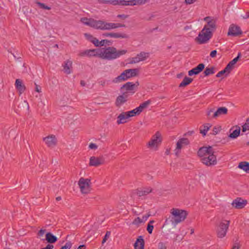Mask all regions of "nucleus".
<instances>
[{"label":"nucleus","mask_w":249,"mask_h":249,"mask_svg":"<svg viewBox=\"0 0 249 249\" xmlns=\"http://www.w3.org/2000/svg\"><path fill=\"white\" fill-rule=\"evenodd\" d=\"M105 163V159L103 156H91L89 159V165L90 167H98Z\"/></svg>","instance_id":"9b49d317"},{"label":"nucleus","mask_w":249,"mask_h":249,"mask_svg":"<svg viewBox=\"0 0 249 249\" xmlns=\"http://www.w3.org/2000/svg\"><path fill=\"white\" fill-rule=\"evenodd\" d=\"M100 52V49L98 50H89V56H97L99 57V53Z\"/></svg>","instance_id":"58836bf2"},{"label":"nucleus","mask_w":249,"mask_h":249,"mask_svg":"<svg viewBox=\"0 0 249 249\" xmlns=\"http://www.w3.org/2000/svg\"><path fill=\"white\" fill-rule=\"evenodd\" d=\"M139 85V82L137 81L135 83H133L132 82H127L124 85H123L121 87V90H125L127 91H130L132 93L135 92V89Z\"/></svg>","instance_id":"f3484780"},{"label":"nucleus","mask_w":249,"mask_h":249,"mask_svg":"<svg viewBox=\"0 0 249 249\" xmlns=\"http://www.w3.org/2000/svg\"><path fill=\"white\" fill-rule=\"evenodd\" d=\"M205 65L204 64L201 63L199 64L197 67L195 68L190 70L188 71V75L189 76H192L193 74H198L202 70L204 69Z\"/></svg>","instance_id":"393cba45"},{"label":"nucleus","mask_w":249,"mask_h":249,"mask_svg":"<svg viewBox=\"0 0 249 249\" xmlns=\"http://www.w3.org/2000/svg\"><path fill=\"white\" fill-rule=\"evenodd\" d=\"M162 140L161 134L159 131H157L146 143V147L151 151H156L160 145Z\"/></svg>","instance_id":"0eeeda50"},{"label":"nucleus","mask_w":249,"mask_h":249,"mask_svg":"<svg viewBox=\"0 0 249 249\" xmlns=\"http://www.w3.org/2000/svg\"><path fill=\"white\" fill-rule=\"evenodd\" d=\"M109 4L113 5H127V2L125 0H109Z\"/></svg>","instance_id":"f704fd0d"},{"label":"nucleus","mask_w":249,"mask_h":249,"mask_svg":"<svg viewBox=\"0 0 249 249\" xmlns=\"http://www.w3.org/2000/svg\"><path fill=\"white\" fill-rule=\"evenodd\" d=\"M71 243L70 242H68L64 246H62L60 249H71Z\"/></svg>","instance_id":"09e8293b"},{"label":"nucleus","mask_w":249,"mask_h":249,"mask_svg":"<svg viewBox=\"0 0 249 249\" xmlns=\"http://www.w3.org/2000/svg\"><path fill=\"white\" fill-rule=\"evenodd\" d=\"M238 168L242 169L247 173H249V163L243 161L239 163Z\"/></svg>","instance_id":"c9c22d12"},{"label":"nucleus","mask_w":249,"mask_h":249,"mask_svg":"<svg viewBox=\"0 0 249 249\" xmlns=\"http://www.w3.org/2000/svg\"><path fill=\"white\" fill-rule=\"evenodd\" d=\"M190 142L187 138H182L177 142L176 147L174 149L175 154L176 156L178 157L181 153V149L185 146L189 144Z\"/></svg>","instance_id":"f8f14e48"},{"label":"nucleus","mask_w":249,"mask_h":249,"mask_svg":"<svg viewBox=\"0 0 249 249\" xmlns=\"http://www.w3.org/2000/svg\"><path fill=\"white\" fill-rule=\"evenodd\" d=\"M53 246L51 244H48L45 248H44L42 249H53Z\"/></svg>","instance_id":"0e129e2a"},{"label":"nucleus","mask_w":249,"mask_h":249,"mask_svg":"<svg viewBox=\"0 0 249 249\" xmlns=\"http://www.w3.org/2000/svg\"><path fill=\"white\" fill-rule=\"evenodd\" d=\"M212 124H203L200 128V133L202 134L203 136H205L207 131L210 129L211 127Z\"/></svg>","instance_id":"2f4dec72"},{"label":"nucleus","mask_w":249,"mask_h":249,"mask_svg":"<svg viewBox=\"0 0 249 249\" xmlns=\"http://www.w3.org/2000/svg\"><path fill=\"white\" fill-rule=\"evenodd\" d=\"M84 35L88 40L94 44L96 46H98L97 44L98 43V40L96 38L94 37L91 35L87 33L85 34Z\"/></svg>","instance_id":"72a5a7b5"},{"label":"nucleus","mask_w":249,"mask_h":249,"mask_svg":"<svg viewBox=\"0 0 249 249\" xmlns=\"http://www.w3.org/2000/svg\"><path fill=\"white\" fill-rule=\"evenodd\" d=\"M77 249H86V247L84 245H80Z\"/></svg>","instance_id":"69168bd1"},{"label":"nucleus","mask_w":249,"mask_h":249,"mask_svg":"<svg viewBox=\"0 0 249 249\" xmlns=\"http://www.w3.org/2000/svg\"><path fill=\"white\" fill-rule=\"evenodd\" d=\"M219 131V129L218 128L214 127L213 129V135H216L218 133Z\"/></svg>","instance_id":"e2e57ef3"},{"label":"nucleus","mask_w":249,"mask_h":249,"mask_svg":"<svg viewBox=\"0 0 249 249\" xmlns=\"http://www.w3.org/2000/svg\"><path fill=\"white\" fill-rule=\"evenodd\" d=\"M241 247V245H240L239 243H235L232 248V249H239Z\"/></svg>","instance_id":"13d9d810"},{"label":"nucleus","mask_w":249,"mask_h":249,"mask_svg":"<svg viewBox=\"0 0 249 249\" xmlns=\"http://www.w3.org/2000/svg\"><path fill=\"white\" fill-rule=\"evenodd\" d=\"M197 155L200 161L208 167L214 166L217 164L216 157L211 146L201 147L197 152Z\"/></svg>","instance_id":"f03ea898"},{"label":"nucleus","mask_w":249,"mask_h":249,"mask_svg":"<svg viewBox=\"0 0 249 249\" xmlns=\"http://www.w3.org/2000/svg\"><path fill=\"white\" fill-rule=\"evenodd\" d=\"M36 3L42 9L48 10L51 9L50 7H49V6L46 5L45 4H44L43 3H41L38 1H36Z\"/></svg>","instance_id":"de8ad7c7"},{"label":"nucleus","mask_w":249,"mask_h":249,"mask_svg":"<svg viewBox=\"0 0 249 249\" xmlns=\"http://www.w3.org/2000/svg\"><path fill=\"white\" fill-rule=\"evenodd\" d=\"M110 232L109 231H107L103 241H102V244H104L106 241V240H107V238L109 237V236L110 235Z\"/></svg>","instance_id":"5fc2aeb1"},{"label":"nucleus","mask_w":249,"mask_h":249,"mask_svg":"<svg viewBox=\"0 0 249 249\" xmlns=\"http://www.w3.org/2000/svg\"><path fill=\"white\" fill-rule=\"evenodd\" d=\"M93 18H82L80 19V21L83 24L91 27V23H92Z\"/></svg>","instance_id":"4c0bfd02"},{"label":"nucleus","mask_w":249,"mask_h":249,"mask_svg":"<svg viewBox=\"0 0 249 249\" xmlns=\"http://www.w3.org/2000/svg\"><path fill=\"white\" fill-rule=\"evenodd\" d=\"M151 103L150 100H147L141 104L138 107L128 111H123L117 117L116 124L118 125L126 123L129 118L139 115Z\"/></svg>","instance_id":"f257e3e1"},{"label":"nucleus","mask_w":249,"mask_h":249,"mask_svg":"<svg viewBox=\"0 0 249 249\" xmlns=\"http://www.w3.org/2000/svg\"><path fill=\"white\" fill-rule=\"evenodd\" d=\"M171 214V221L172 224L176 226L178 224L183 222L188 215L187 211L177 208H173L170 210Z\"/></svg>","instance_id":"20e7f679"},{"label":"nucleus","mask_w":249,"mask_h":249,"mask_svg":"<svg viewBox=\"0 0 249 249\" xmlns=\"http://www.w3.org/2000/svg\"><path fill=\"white\" fill-rule=\"evenodd\" d=\"M127 53V51L126 50H117L114 47H108L100 49L98 54L99 57L102 59L113 60Z\"/></svg>","instance_id":"7ed1b4c3"},{"label":"nucleus","mask_w":249,"mask_h":249,"mask_svg":"<svg viewBox=\"0 0 249 249\" xmlns=\"http://www.w3.org/2000/svg\"><path fill=\"white\" fill-rule=\"evenodd\" d=\"M104 22V20H97L94 19H93L92 23H91V27L94 28L96 29H100L103 30Z\"/></svg>","instance_id":"c85d7f7f"},{"label":"nucleus","mask_w":249,"mask_h":249,"mask_svg":"<svg viewBox=\"0 0 249 249\" xmlns=\"http://www.w3.org/2000/svg\"><path fill=\"white\" fill-rule=\"evenodd\" d=\"M247 204V201L241 198H237L233 201L232 206L238 209L243 208Z\"/></svg>","instance_id":"6ab92c4d"},{"label":"nucleus","mask_w":249,"mask_h":249,"mask_svg":"<svg viewBox=\"0 0 249 249\" xmlns=\"http://www.w3.org/2000/svg\"><path fill=\"white\" fill-rule=\"evenodd\" d=\"M139 73L138 69H130L123 71L120 75L114 78L112 82L114 84L122 83L127 79L137 76Z\"/></svg>","instance_id":"39448f33"},{"label":"nucleus","mask_w":249,"mask_h":249,"mask_svg":"<svg viewBox=\"0 0 249 249\" xmlns=\"http://www.w3.org/2000/svg\"><path fill=\"white\" fill-rule=\"evenodd\" d=\"M46 232V230L44 228L41 229L40 230L38 231L37 232V238L40 239L42 240H44V239L42 238L44 236V234Z\"/></svg>","instance_id":"ea45409f"},{"label":"nucleus","mask_w":249,"mask_h":249,"mask_svg":"<svg viewBox=\"0 0 249 249\" xmlns=\"http://www.w3.org/2000/svg\"><path fill=\"white\" fill-rule=\"evenodd\" d=\"M227 113L228 109L226 107H220L215 111L214 115L215 116V118H216L221 115H226Z\"/></svg>","instance_id":"7c9ffc66"},{"label":"nucleus","mask_w":249,"mask_h":249,"mask_svg":"<svg viewBox=\"0 0 249 249\" xmlns=\"http://www.w3.org/2000/svg\"><path fill=\"white\" fill-rule=\"evenodd\" d=\"M152 191V189L150 187H143V188H138L135 190V193L139 196H145Z\"/></svg>","instance_id":"412c9836"},{"label":"nucleus","mask_w":249,"mask_h":249,"mask_svg":"<svg viewBox=\"0 0 249 249\" xmlns=\"http://www.w3.org/2000/svg\"><path fill=\"white\" fill-rule=\"evenodd\" d=\"M77 184L82 195L86 196L90 193L92 190L90 178L81 177Z\"/></svg>","instance_id":"423d86ee"},{"label":"nucleus","mask_w":249,"mask_h":249,"mask_svg":"<svg viewBox=\"0 0 249 249\" xmlns=\"http://www.w3.org/2000/svg\"><path fill=\"white\" fill-rule=\"evenodd\" d=\"M216 53L217 51L216 50H213L211 52L210 56L212 58H214L216 56Z\"/></svg>","instance_id":"bf43d9fd"},{"label":"nucleus","mask_w":249,"mask_h":249,"mask_svg":"<svg viewBox=\"0 0 249 249\" xmlns=\"http://www.w3.org/2000/svg\"><path fill=\"white\" fill-rule=\"evenodd\" d=\"M105 37H110L115 38H128V36L125 33H106L103 34Z\"/></svg>","instance_id":"aec40b11"},{"label":"nucleus","mask_w":249,"mask_h":249,"mask_svg":"<svg viewBox=\"0 0 249 249\" xmlns=\"http://www.w3.org/2000/svg\"><path fill=\"white\" fill-rule=\"evenodd\" d=\"M72 62L70 60H67L63 65L64 71L66 74H70L71 72Z\"/></svg>","instance_id":"cd10ccee"},{"label":"nucleus","mask_w":249,"mask_h":249,"mask_svg":"<svg viewBox=\"0 0 249 249\" xmlns=\"http://www.w3.org/2000/svg\"><path fill=\"white\" fill-rule=\"evenodd\" d=\"M150 214H146L143 215L142 218L137 217L133 221L132 224L139 227L141 224L144 223L147 220Z\"/></svg>","instance_id":"4be33fe9"},{"label":"nucleus","mask_w":249,"mask_h":249,"mask_svg":"<svg viewBox=\"0 0 249 249\" xmlns=\"http://www.w3.org/2000/svg\"><path fill=\"white\" fill-rule=\"evenodd\" d=\"M158 249H167V248L164 243L160 242L158 244Z\"/></svg>","instance_id":"864d4df0"},{"label":"nucleus","mask_w":249,"mask_h":249,"mask_svg":"<svg viewBox=\"0 0 249 249\" xmlns=\"http://www.w3.org/2000/svg\"><path fill=\"white\" fill-rule=\"evenodd\" d=\"M45 240L50 243L49 244L54 243L57 240V237L50 232H47L45 234Z\"/></svg>","instance_id":"c756f323"},{"label":"nucleus","mask_w":249,"mask_h":249,"mask_svg":"<svg viewBox=\"0 0 249 249\" xmlns=\"http://www.w3.org/2000/svg\"><path fill=\"white\" fill-rule=\"evenodd\" d=\"M214 109L213 108H208L206 111V116L208 119H213L215 118V116L214 115Z\"/></svg>","instance_id":"e433bc0d"},{"label":"nucleus","mask_w":249,"mask_h":249,"mask_svg":"<svg viewBox=\"0 0 249 249\" xmlns=\"http://www.w3.org/2000/svg\"><path fill=\"white\" fill-rule=\"evenodd\" d=\"M97 2L100 4H106V3H109V0H98Z\"/></svg>","instance_id":"680f3d73"},{"label":"nucleus","mask_w":249,"mask_h":249,"mask_svg":"<svg viewBox=\"0 0 249 249\" xmlns=\"http://www.w3.org/2000/svg\"><path fill=\"white\" fill-rule=\"evenodd\" d=\"M234 128H235V129L233 130V131L229 135V137L232 139L237 138L240 135L241 132L240 127L238 125H235L232 126L230 129V131Z\"/></svg>","instance_id":"b1692460"},{"label":"nucleus","mask_w":249,"mask_h":249,"mask_svg":"<svg viewBox=\"0 0 249 249\" xmlns=\"http://www.w3.org/2000/svg\"><path fill=\"white\" fill-rule=\"evenodd\" d=\"M230 73V72L228 71V69H227V68L226 67L223 70L218 72V73L216 74V76L217 77H220L224 74H225V76H226L228 75H229V74Z\"/></svg>","instance_id":"a19ab883"},{"label":"nucleus","mask_w":249,"mask_h":249,"mask_svg":"<svg viewBox=\"0 0 249 249\" xmlns=\"http://www.w3.org/2000/svg\"><path fill=\"white\" fill-rule=\"evenodd\" d=\"M193 81V79L185 76L183 81L179 85V88H184L189 85Z\"/></svg>","instance_id":"473e14b6"},{"label":"nucleus","mask_w":249,"mask_h":249,"mask_svg":"<svg viewBox=\"0 0 249 249\" xmlns=\"http://www.w3.org/2000/svg\"><path fill=\"white\" fill-rule=\"evenodd\" d=\"M134 246L135 249H144V241L142 236H140L137 238Z\"/></svg>","instance_id":"bb28decb"},{"label":"nucleus","mask_w":249,"mask_h":249,"mask_svg":"<svg viewBox=\"0 0 249 249\" xmlns=\"http://www.w3.org/2000/svg\"><path fill=\"white\" fill-rule=\"evenodd\" d=\"M45 145L49 148H54L58 144L57 136L53 134H49L42 138Z\"/></svg>","instance_id":"9d476101"},{"label":"nucleus","mask_w":249,"mask_h":249,"mask_svg":"<svg viewBox=\"0 0 249 249\" xmlns=\"http://www.w3.org/2000/svg\"><path fill=\"white\" fill-rule=\"evenodd\" d=\"M35 91L37 92L40 93L41 92V88L35 83Z\"/></svg>","instance_id":"6e6d98bb"},{"label":"nucleus","mask_w":249,"mask_h":249,"mask_svg":"<svg viewBox=\"0 0 249 249\" xmlns=\"http://www.w3.org/2000/svg\"><path fill=\"white\" fill-rule=\"evenodd\" d=\"M242 130L243 132L249 130V119H247L246 123L242 125Z\"/></svg>","instance_id":"37998d69"},{"label":"nucleus","mask_w":249,"mask_h":249,"mask_svg":"<svg viewBox=\"0 0 249 249\" xmlns=\"http://www.w3.org/2000/svg\"><path fill=\"white\" fill-rule=\"evenodd\" d=\"M15 86L19 92V94L21 95L26 90V87L23 84V82L19 79H17L15 82Z\"/></svg>","instance_id":"5701e85b"},{"label":"nucleus","mask_w":249,"mask_h":249,"mask_svg":"<svg viewBox=\"0 0 249 249\" xmlns=\"http://www.w3.org/2000/svg\"><path fill=\"white\" fill-rule=\"evenodd\" d=\"M89 50H85L84 51L81 52L79 53V56L81 57H83L85 56H89Z\"/></svg>","instance_id":"8fccbe9b"},{"label":"nucleus","mask_w":249,"mask_h":249,"mask_svg":"<svg viewBox=\"0 0 249 249\" xmlns=\"http://www.w3.org/2000/svg\"><path fill=\"white\" fill-rule=\"evenodd\" d=\"M235 64L231 61L228 63L226 67L227 69H228V71L231 72V71L234 69Z\"/></svg>","instance_id":"49530a36"},{"label":"nucleus","mask_w":249,"mask_h":249,"mask_svg":"<svg viewBox=\"0 0 249 249\" xmlns=\"http://www.w3.org/2000/svg\"><path fill=\"white\" fill-rule=\"evenodd\" d=\"M183 75H184V74L183 73H180L177 74V77L178 78H181V77H182L183 76Z\"/></svg>","instance_id":"774afa93"},{"label":"nucleus","mask_w":249,"mask_h":249,"mask_svg":"<svg viewBox=\"0 0 249 249\" xmlns=\"http://www.w3.org/2000/svg\"><path fill=\"white\" fill-rule=\"evenodd\" d=\"M149 57V53H148L141 52L135 56L129 58V63L130 64H137L141 61H145Z\"/></svg>","instance_id":"ddd939ff"},{"label":"nucleus","mask_w":249,"mask_h":249,"mask_svg":"<svg viewBox=\"0 0 249 249\" xmlns=\"http://www.w3.org/2000/svg\"><path fill=\"white\" fill-rule=\"evenodd\" d=\"M122 27H125V25L121 23L107 22L104 21L103 30H110Z\"/></svg>","instance_id":"a211bd4d"},{"label":"nucleus","mask_w":249,"mask_h":249,"mask_svg":"<svg viewBox=\"0 0 249 249\" xmlns=\"http://www.w3.org/2000/svg\"><path fill=\"white\" fill-rule=\"evenodd\" d=\"M206 28L202 29L195 39L196 41L200 44L206 43L213 36V33Z\"/></svg>","instance_id":"1a4fd4ad"},{"label":"nucleus","mask_w":249,"mask_h":249,"mask_svg":"<svg viewBox=\"0 0 249 249\" xmlns=\"http://www.w3.org/2000/svg\"><path fill=\"white\" fill-rule=\"evenodd\" d=\"M128 17V16L127 15H124V14H123V15H118L117 16V17L118 18H121V19L122 20H124L126 18H127Z\"/></svg>","instance_id":"4d7b16f0"},{"label":"nucleus","mask_w":249,"mask_h":249,"mask_svg":"<svg viewBox=\"0 0 249 249\" xmlns=\"http://www.w3.org/2000/svg\"><path fill=\"white\" fill-rule=\"evenodd\" d=\"M128 93L124 92L118 96L115 101V105L117 107H120L128 101Z\"/></svg>","instance_id":"dca6fc26"},{"label":"nucleus","mask_w":249,"mask_h":249,"mask_svg":"<svg viewBox=\"0 0 249 249\" xmlns=\"http://www.w3.org/2000/svg\"><path fill=\"white\" fill-rule=\"evenodd\" d=\"M151 0H126L127 5H141L149 2Z\"/></svg>","instance_id":"a878e982"},{"label":"nucleus","mask_w":249,"mask_h":249,"mask_svg":"<svg viewBox=\"0 0 249 249\" xmlns=\"http://www.w3.org/2000/svg\"><path fill=\"white\" fill-rule=\"evenodd\" d=\"M110 43H111L110 41L108 40L103 39V40H102L101 41H99L98 40V43L97 44H98V46H103L105 44H107V45H110Z\"/></svg>","instance_id":"a18cd8bd"},{"label":"nucleus","mask_w":249,"mask_h":249,"mask_svg":"<svg viewBox=\"0 0 249 249\" xmlns=\"http://www.w3.org/2000/svg\"><path fill=\"white\" fill-rule=\"evenodd\" d=\"M242 34V31L240 27L236 24H232L229 27L227 35L228 36H237Z\"/></svg>","instance_id":"2eb2a0df"},{"label":"nucleus","mask_w":249,"mask_h":249,"mask_svg":"<svg viewBox=\"0 0 249 249\" xmlns=\"http://www.w3.org/2000/svg\"><path fill=\"white\" fill-rule=\"evenodd\" d=\"M249 18V12H247L246 15L243 16V18L244 19H246Z\"/></svg>","instance_id":"338daca9"},{"label":"nucleus","mask_w":249,"mask_h":249,"mask_svg":"<svg viewBox=\"0 0 249 249\" xmlns=\"http://www.w3.org/2000/svg\"><path fill=\"white\" fill-rule=\"evenodd\" d=\"M214 67L206 68L204 71L205 75L208 76L210 74L214 73Z\"/></svg>","instance_id":"79ce46f5"},{"label":"nucleus","mask_w":249,"mask_h":249,"mask_svg":"<svg viewBox=\"0 0 249 249\" xmlns=\"http://www.w3.org/2000/svg\"><path fill=\"white\" fill-rule=\"evenodd\" d=\"M230 224V220L223 219L217 225L216 233L218 238H222L226 236Z\"/></svg>","instance_id":"6e6552de"},{"label":"nucleus","mask_w":249,"mask_h":249,"mask_svg":"<svg viewBox=\"0 0 249 249\" xmlns=\"http://www.w3.org/2000/svg\"><path fill=\"white\" fill-rule=\"evenodd\" d=\"M241 56V53H238V56L234 58L233 60H232L231 61L234 63V64H236V62L238 61V60H239V58Z\"/></svg>","instance_id":"052dcab7"},{"label":"nucleus","mask_w":249,"mask_h":249,"mask_svg":"<svg viewBox=\"0 0 249 249\" xmlns=\"http://www.w3.org/2000/svg\"><path fill=\"white\" fill-rule=\"evenodd\" d=\"M204 20L206 22L203 28H205L211 32L213 33L216 28V20L212 17H206L204 18Z\"/></svg>","instance_id":"4468645a"},{"label":"nucleus","mask_w":249,"mask_h":249,"mask_svg":"<svg viewBox=\"0 0 249 249\" xmlns=\"http://www.w3.org/2000/svg\"><path fill=\"white\" fill-rule=\"evenodd\" d=\"M99 84L102 87H104L108 84L107 81L106 80H101L99 82Z\"/></svg>","instance_id":"603ef678"},{"label":"nucleus","mask_w":249,"mask_h":249,"mask_svg":"<svg viewBox=\"0 0 249 249\" xmlns=\"http://www.w3.org/2000/svg\"><path fill=\"white\" fill-rule=\"evenodd\" d=\"M154 221L153 220L150 221L149 223L147 225V231L149 233L151 234L152 233L154 227L152 225V223H153Z\"/></svg>","instance_id":"c03bdc74"},{"label":"nucleus","mask_w":249,"mask_h":249,"mask_svg":"<svg viewBox=\"0 0 249 249\" xmlns=\"http://www.w3.org/2000/svg\"><path fill=\"white\" fill-rule=\"evenodd\" d=\"M89 147L90 149L96 150L98 148V145L94 143H90Z\"/></svg>","instance_id":"3c124183"}]
</instances>
